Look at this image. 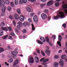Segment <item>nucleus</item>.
I'll list each match as a JSON object with an SVG mask.
<instances>
[{
    "mask_svg": "<svg viewBox=\"0 0 67 67\" xmlns=\"http://www.w3.org/2000/svg\"><path fill=\"white\" fill-rule=\"evenodd\" d=\"M44 59H45V58H42L40 59V62H42L43 61V63L42 64V65H46L47 64V63H46L48 62L49 60V59L48 58L44 60Z\"/></svg>",
    "mask_w": 67,
    "mask_h": 67,
    "instance_id": "obj_1",
    "label": "nucleus"
},
{
    "mask_svg": "<svg viewBox=\"0 0 67 67\" xmlns=\"http://www.w3.org/2000/svg\"><path fill=\"white\" fill-rule=\"evenodd\" d=\"M33 21L35 23H37L38 22V18L36 15L34 16L33 18Z\"/></svg>",
    "mask_w": 67,
    "mask_h": 67,
    "instance_id": "obj_2",
    "label": "nucleus"
},
{
    "mask_svg": "<svg viewBox=\"0 0 67 67\" xmlns=\"http://www.w3.org/2000/svg\"><path fill=\"white\" fill-rule=\"evenodd\" d=\"M41 16L42 19L44 20L47 18V15L46 14L43 13L41 14Z\"/></svg>",
    "mask_w": 67,
    "mask_h": 67,
    "instance_id": "obj_3",
    "label": "nucleus"
},
{
    "mask_svg": "<svg viewBox=\"0 0 67 67\" xmlns=\"http://www.w3.org/2000/svg\"><path fill=\"white\" fill-rule=\"evenodd\" d=\"M28 62L30 63H34L33 58L32 57H30L29 59Z\"/></svg>",
    "mask_w": 67,
    "mask_h": 67,
    "instance_id": "obj_4",
    "label": "nucleus"
},
{
    "mask_svg": "<svg viewBox=\"0 0 67 67\" xmlns=\"http://www.w3.org/2000/svg\"><path fill=\"white\" fill-rule=\"evenodd\" d=\"M23 25L24 26H30V23L28 22H24L23 23Z\"/></svg>",
    "mask_w": 67,
    "mask_h": 67,
    "instance_id": "obj_5",
    "label": "nucleus"
},
{
    "mask_svg": "<svg viewBox=\"0 0 67 67\" xmlns=\"http://www.w3.org/2000/svg\"><path fill=\"white\" fill-rule=\"evenodd\" d=\"M46 53L47 54L48 56H50L51 52H50V51L49 50V49H47L46 51Z\"/></svg>",
    "mask_w": 67,
    "mask_h": 67,
    "instance_id": "obj_6",
    "label": "nucleus"
},
{
    "mask_svg": "<svg viewBox=\"0 0 67 67\" xmlns=\"http://www.w3.org/2000/svg\"><path fill=\"white\" fill-rule=\"evenodd\" d=\"M59 63L57 62H55L53 63V66L54 67H58Z\"/></svg>",
    "mask_w": 67,
    "mask_h": 67,
    "instance_id": "obj_7",
    "label": "nucleus"
},
{
    "mask_svg": "<svg viewBox=\"0 0 67 67\" xmlns=\"http://www.w3.org/2000/svg\"><path fill=\"white\" fill-rule=\"evenodd\" d=\"M53 4V1H50L47 3V5L48 6H50Z\"/></svg>",
    "mask_w": 67,
    "mask_h": 67,
    "instance_id": "obj_8",
    "label": "nucleus"
},
{
    "mask_svg": "<svg viewBox=\"0 0 67 67\" xmlns=\"http://www.w3.org/2000/svg\"><path fill=\"white\" fill-rule=\"evenodd\" d=\"M5 9H6V7L5 6H4L2 7V12L3 13H4L5 12Z\"/></svg>",
    "mask_w": 67,
    "mask_h": 67,
    "instance_id": "obj_9",
    "label": "nucleus"
},
{
    "mask_svg": "<svg viewBox=\"0 0 67 67\" xmlns=\"http://www.w3.org/2000/svg\"><path fill=\"white\" fill-rule=\"evenodd\" d=\"M59 14L61 18H63L64 16V14L63 12H60Z\"/></svg>",
    "mask_w": 67,
    "mask_h": 67,
    "instance_id": "obj_10",
    "label": "nucleus"
},
{
    "mask_svg": "<svg viewBox=\"0 0 67 67\" xmlns=\"http://www.w3.org/2000/svg\"><path fill=\"white\" fill-rule=\"evenodd\" d=\"M18 63H19V60L17 59L14 62L13 65H14V66H15V65H17Z\"/></svg>",
    "mask_w": 67,
    "mask_h": 67,
    "instance_id": "obj_11",
    "label": "nucleus"
},
{
    "mask_svg": "<svg viewBox=\"0 0 67 67\" xmlns=\"http://www.w3.org/2000/svg\"><path fill=\"white\" fill-rule=\"evenodd\" d=\"M35 59L36 63H38L39 62V58L37 57H35Z\"/></svg>",
    "mask_w": 67,
    "mask_h": 67,
    "instance_id": "obj_12",
    "label": "nucleus"
},
{
    "mask_svg": "<svg viewBox=\"0 0 67 67\" xmlns=\"http://www.w3.org/2000/svg\"><path fill=\"white\" fill-rule=\"evenodd\" d=\"M14 17L15 19L16 20H18L19 19V15L16 14H15L14 15Z\"/></svg>",
    "mask_w": 67,
    "mask_h": 67,
    "instance_id": "obj_13",
    "label": "nucleus"
},
{
    "mask_svg": "<svg viewBox=\"0 0 67 67\" xmlns=\"http://www.w3.org/2000/svg\"><path fill=\"white\" fill-rule=\"evenodd\" d=\"M59 18H60V17L59 16V15L58 14L56 16H54V19L55 20H57V19H58Z\"/></svg>",
    "mask_w": 67,
    "mask_h": 67,
    "instance_id": "obj_14",
    "label": "nucleus"
},
{
    "mask_svg": "<svg viewBox=\"0 0 67 67\" xmlns=\"http://www.w3.org/2000/svg\"><path fill=\"white\" fill-rule=\"evenodd\" d=\"M26 9L27 11L29 12H30L31 11V8H30L29 7H26Z\"/></svg>",
    "mask_w": 67,
    "mask_h": 67,
    "instance_id": "obj_15",
    "label": "nucleus"
},
{
    "mask_svg": "<svg viewBox=\"0 0 67 67\" xmlns=\"http://www.w3.org/2000/svg\"><path fill=\"white\" fill-rule=\"evenodd\" d=\"M1 29L2 30H4V31H8V30L7 27H1Z\"/></svg>",
    "mask_w": 67,
    "mask_h": 67,
    "instance_id": "obj_16",
    "label": "nucleus"
},
{
    "mask_svg": "<svg viewBox=\"0 0 67 67\" xmlns=\"http://www.w3.org/2000/svg\"><path fill=\"white\" fill-rule=\"evenodd\" d=\"M18 54V52L17 51H13L12 52V55H16Z\"/></svg>",
    "mask_w": 67,
    "mask_h": 67,
    "instance_id": "obj_17",
    "label": "nucleus"
},
{
    "mask_svg": "<svg viewBox=\"0 0 67 67\" xmlns=\"http://www.w3.org/2000/svg\"><path fill=\"white\" fill-rule=\"evenodd\" d=\"M13 60L12 58H10L9 59L8 61V63H11L13 62Z\"/></svg>",
    "mask_w": 67,
    "mask_h": 67,
    "instance_id": "obj_18",
    "label": "nucleus"
},
{
    "mask_svg": "<svg viewBox=\"0 0 67 67\" xmlns=\"http://www.w3.org/2000/svg\"><path fill=\"white\" fill-rule=\"evenodd\" d=\"M45 38L46 42L48 43L49 42V38L48 37V36H46L45 37Z\"/></svg>",
    "mask_w": 67,
    "mask_h": 67,
    "instance_id": "obj_19",
    "label": "nucleus"
},
{
    "mask_svg": "<svg viewBox=\"0 0 67 67\" xmlns=\"http://www.w3.org/2000/svg\"><path fill=\"white\" fill-rule=\"evenodd\" d=\"M66 58V56L65 54H63L61 56V58L62 59H65Z\"/></svg>",
    "mask_w": 67,
    "mask_h": 67,
    "instance_id": "obj_20",
    "label": "nucleus"
},
{
    "mask_svg": "<svg viewBox=\"0 0 67 67\" xmlns=\"http://www.w3.org/2000/svg\"><path fill=\"white\" fill-rule=\"evenodd\" d=\"M17 12L18 14H21V9H17Z\"/></svg>",
    "mask_w": 67,
    "mask_h": 67,
    "instance_id": "obj_21",
    "label": "nucleus"
},
{
    "mask_svg": "<svg viewBox=\"0 0 67 67\" xmlns=\"http://www.w3.org/2000/svg\"><path fill=\"white\" fill-rule=\"evenodd\" d=\"M18 24H19L20 27H22V25H23V24H22V23L21 22L19 21L18 23Z\"/></svg>",
    "mask_w": 67,
    "mask_h": 67,
    "instance_id": "obj_22",
    "label": "nucleus"
},
{
    "mask_svg": "<svg viewBox=\"0 0 67 67\" xmlns=\"http://www.w3.org/2000/svg\"><path fill=\"white\" fill-rule=\"evenodd\" d=\"M59 37H58V40L59 41H62V36H61V35H59L58 36Z\"/></svg>",
    "mask_w": 67,
    "mask_h": 67,
    "instance_id": "obj_23",
    "label": "nucleus"
},
{
    "mask_svg": "<svg viewBox=\"0 0 67 67\" xmlns=\"http://www.w3.org/2000/svg\"><path fill=\"white\" fill-rule=\"evenodd\" d=\"M4 50L3 48H0V53L3 52H4Z\"/></svg>",
    "mask_w": 67,
    "mask_h": 67,
    "instance_id": "obj_24",
    "label": "nucleus"
},
{
    "mask_svg": "<svg viewBox=\"0 0 67 67\" xmlns=\"http://www.w3.org/2000/svg\"><path fill=\"white\" fill-rule=\"evenodd\" d=\"M3 34V31L2 30H0V35L1 36Z\"/></svg>",
    "mask_w": 67,
    "mask_h": 67,
    "instance_id": "obj_25",
    "label": "nucleus"
},
{
    "mask_svg": "<svg viewBox=\"0 0 67 67\" xmlns=\"http://www.w3.org/2000/svg\"><path fill=\"white\" fill-rule=\"evenodd\" d=\"M24 1L23 0H20L19 1V4H22L24 2Z\"/></svg>",
    "mask_w": 67,
    "mask_h": 67,
    "instance_id": "obj_26",
    "label": "nucleus"
},
{
    "mask_svg": "<svg viewBox=\"0 0 67 67\" xmlns=\"http://www.w3.org/2000/svg\"><path fill=\"white\" fill-rule=\"evenodd\" d=\"M8 36V35H6L4 36H3L2 37V38H3L4 40H5V39H6V38H7Z\"/></svg>",
    "mask_w": 67,
    "mask_h": 67,
    "instance_id": "obj_27",
    "label": "nucleus"
},
{
    "mask_svg": "<svg viewBox=\"0 0 67 67\" xmlns=\"http://www.w3.org/2000/svg\"><path fill=\"white\" fill-rule=\"evenodd\" d=\"M55 5L56 7H59V3H57L55 4Z\"/></svg>",
    "mask_w": 67,
    "mask_h": 67,
    "instance_id": "obj_28",
    "label": "nucleus"
},
{
    "mask_svg": "<svg viewBox=\"0 0 67 67\" xmlns=\"http://www.w3.org/2000/svg\"><path fill=\"white\" fill-rule=\"evenodd\" d=\"M25 18V17H23V18H19V19H20V20L21 21H24V19Z\"/></svg>",
    "mask_w": 67,
    "mask_h": 67,
    "instance_id": "obj_29",
    "label": "nucleus"
},
{
    "mask_svg": "<svg viewBox=\"0 0 67 67\" xmlns=\"http://www.w3.org/2000/svg\"><path fill=\"white\" fill-rule=\"evenodd\" d=\"M14 2L15 4L17 5L18 4V0H15Z\"/></svg>",
    "mask_w": 67,
    "mask_h": 67,
    "instance_id": "obj_30",
    "label": "nucleus"
},
{
    "mask_svg": "<svg viewBox=\"0 0 67 67\" xmlns=\"http://www.w3.org/2000/svg\"><path fill=\"white\" fill-rule=\"evenodd\" d=\"M5 2L7 4H9L10 3V2L8 0H5Z\"/></svg>",
    "mask_w": 67,
    "mask_h": 67,
    "instance_id": "obj_31",
    "label": "nucleus"
},
{
    "mask_svg": "<svg viewBox=\"0 0 67 67\" xmlns=\"http://www.w3.org/2000/svg\"><path fill=\"white\" fill-rule=\"evenodd\" d=\"M5 2L4 1L2 0V5H4L5 4Z\"/></svg>",
    "mask_w": 67,
    "mask_h": 67,
    "instance_id": "obj_32",
    "label": "nucleus"
},
{
    "mask_svg": "<svg viewBox=\"0 0 67 67\" xmlns=\"http://www.w3.org/2000/svg\"><path fill=\"white\" fill-rule=\"evenodd\" d=\"M57 43L58 44L59 46H61V42L60 41H58L57 42Z\"/></svg>",
    "mask_w": 67,
    "mask_h": 67,
    "instance_id": "obj_33",
    "label": "nucleus"
},
{
    "mask_svg": "<svg viewBox=\"0 0 67 67\" xmlns=\"http://www.w3.org/2000/svg\"><path fill=\"white\" fill-rule=\"evenodd\" d=\"M54 58H55V59H58V58H59V57L58 55H55L54 56Z\"/></svg>",
    "mask_w": 67,
    "mask_h": 67,
    "instance_id": "obj_34",
    "label": "nucleus"
},
{
    "mask_svg": "<svg viewBox=\"0 0 67 67\" xmlns=\"http://www.w3.org/2000/svg\"><path fill=\"white\" fill-rule=\"evenodd\" d=\"M10 5L12 7H13L14 6V5L13 3L12 2H11Z\"/></svg>",
    "mask_w": 67,
    "mask_h": 67,
    "instance_id": "obj_35",
    "label": "nucleus"
},
{
    "mask_svg": "<svg viewBox=\"0 0 67 67\" xmlns=\"http://www.w3.org/2000/svg\"><path fill=\"white\" fill-rule=\"evenodd\" d=\"M63 8L64 9H67V5H65V6L63 5Z\"/></svg>",
    "mask_w": 67,
    "mask_h": 67,
    "instance_id": "obj_36",
    "label": "nucleus"
},
{
    "mask_svg": "<svg viewBox=\"0 0 67 67\" xmlns=\"http://www.w3.org/2000/svg\"><path fill=\"white\" fill-rule=\"evenodd\" d=\"M60 64L64 63V61L62 59H60L59 62Z\"/></svg>",
    "mask_w": 67,
    "mask_h": 67,
    "instance_id": "obj_37",
    "label": "nucleus"
},
{
    "mask_svg": "<svg viewBox=\"0 0 67 67\" xmlns=\"http://www.w3.org/2000/svg\"><path fill=\"white\" fill-rule=\"evenodd\" d=\"M37 42L39 44H43V42H41L40 40H38Z\"/></svg>",
    "mask_w": 67,
    "mask_h": 67,
    "instance_id": "obj_38",
    "label": "nucleus"
},
{
    "mask_svg": "<svg viewBox=\"0 0 67 67\" xmlns=\"http://www.w3.org/2000/svg\"><path fill=\"white\" fill-rule=\"evenodd\" d=\"M26 30L25 29H24L23 30V32L24 33H26Z\"/></svg>",
    "mask_w": 67,
    "mask_h": 67,
    "instance_id": "obj_39",
    "label": "nucleus"
},
{
    "mask_svg": "<svg viewBox=\"0 0 67 67\" xmlns=\"http://www.w3.org/2000/svg\"><path fill=\"white\" fill-rule=\"evenodd\" d=\"M62 26L64 27V28L65 29L66 27V24H63L62 25Z\"/></svg>",
    "mask_w": 67,
    "mask_h": 67,
    "instance_id": "obj_40",
    "label": "nucleus"
},
{
    "mask_svg": "<svg viewBox=\"0 0 67 67\" xmlns=\"http://www.w3.org/2000/svg\"><path fill=\"white\" fill-rule=\"evenodd\" d=\"M28 20L29 23H31V22H32V20L31 19L29 18L28 19Z\"/></svg>",
    "mask_w": 67,
    "mask_h": 67,
    "instance_id": "obj_41",
    "label": "nucleus"
},
{
    "mask_svg": "<svg viewBox=\"0 0 67 67\" xmlns=\"http://www.w3.org/2000/svg\"><path fill=\"white\" fill-rule=\"evenodd\" d=\"M32 28V30H34L35 29V28H34V25L33 24H31Z\"/></svg>",
    "mask_w": 67,
    "mask_h": 67,
    "instance_id": "obj_42",
    "label": "nucleus"
},
{
    "mask_svg": "<svg viewBox=\"0 0 67 67\" xmlns=\"http://www.w3.org/2000/svg\"><path fill=\"white\" fill-rule=\"evenodd\" d=\"M36 0H28V1H30V2H35Z\"/></svg>",
    "mask_w": 67,
    "mask_h": 67,
    "instance_id": "obj_43",
    "label": "nucleus"
},
{
    "mask_svg": "<svg viewBox=\"0 0 67 67\" xmlns=\"http://www.w3.org/2000/svg\"><path fill=\"white\" fill-rule=\"evenodd\" d=\"M41 40L42 41V42H45V41H46V40H45L44 38H43V39H42V40Z\"/></svg>",
    "mask_w": 67,
    "mask_h": 67,
    "instance_id": "obj_44",
    "label": "nucleus"
},
{
    "mask_svg": "<svg viewBox=\"0 0 67 67\" xmlns=\"http://www.w3.org/2000/svg\"><path fill=\"white\" fill-rule=\"evenodd\" d=\"M44 12H45V13H47L48 12V9H45L44 10Z\"/></svg>",
    "mask_w": 67,
    "mask_h": 67,
    "instance_id": "obj_45",
    "label": "nucleus"
},
{
    "mask_svg": "<svg viewBox=\"0 0 67 67\" xmlns=\"http://www.w3.org/2000/svg\"><path fill=\"white\" fill-rule=\"evenodd\" d=\"M52 37V38H54L53 40H54L55 38H56V36L55 35H53Z\"/></svg>",
    "mask_w": 67,
    "mask_h": 67,
    "instance_id": "obj_46",
    "label": "nucleus"
},
{
    "mask_svg": "<svg viewBox=\"0 0 67 67\" xmlns=\"http://www.w3.org/2000/svg\"><path fill=\"white\" fill-rule=\"evenodd\" d=\"M41 53L42 54V55L43 56H45V54L44 53L43 51H41Z\"/></svg>",
    "mask_w": 67,
    "mask_h": 67,
    "instance_id": "obj_47",
    "label": "nucleus"
},
{
    "mask_svg": "<svg viewBox=\"0 0 67 67\" xmlns=\"http://www.w3.org/2000/svg\"><path fill=\"white\" fill-rule=\"evenodd\" d=\"M48 43L50 45V46H53V43H52L51 42H49Z\"/></svg>",
    "mask_w": 67,
    "mask_h": 67,
    "instance_id": "obj_48",
    "label": "nucleus"
},
{
    "mask_svg": "<svg viewBox=\"0 0 67 67\" xmlns=\"http://www.w3.org/2000/svg\"><path fill=\"white\" fill-rule=\"evenodd\" d=\"M10 35L12 36H14L15 35V34L13 32H11L10 34Z\"/></svg>",
    "mask_w": 67,
    "mask_h": 67,
    "instance_id": "obj_49",
    "label": "nucleus"
},
{
    "mask_svg": "<svg viewBox=\"0 0 67 67\" xmlns=\"http://www.w3.org/2000/svg\"><path fill=\"white\" fill-rule=\"evenodd\" d=\"M45 5H46V4H41V8H43L44 6H45Z\"/></svg>",
    "mask_w": 67,
    "mask_h": 67,
    "instance_id": "obj_50",
    "label": "nucleus"
},
{
    "mask_svg": "<svg viewBox=\"0 0 67 67\" xmlns=\"http://www.w3.org/2000/svg\"><path fill=\"white\" fill-rule=\"evenodd\" d=\"M13 57L15 59L16 58V55H13Z\"/></svg>",
    "mask_w": 67,
    "mask_h": 67,
    "instance_id": "obj_51",
    "label": "nucleus"
},
{
    "mask_svg": "<svg viewBox=\"0 0 67 67\" xmlns=\"http://www.w3.org/2000/svg\"><path fill=\"white\" fill-rule=\"evenodd\" d=\"M34 13H31L30 14V16H33L34 15Z\"/></svg>",
    "mask_w": 67,
    "mask_h": 67,
    "instance_id": "obj_52",
    "label": "nucleus"
},
{
    "mask_svg": "<svg viewBox=\"0 0 67 67\" xmlns=\"http://www.w3.org/2000/svg\"><path fill=\"white\" fill-rule=\"evenodd\" d=\"M8 28L9 31H12V29H11V27H8Z\"/></svg>",
    "mask_w": 67,
    "mask_h": 67,
    "instance_id": "obj_53",
    "label": "nucleus"
},
{
    "mask_svg": "<svg viewBox=\"0 0 67 67\" xmlns=\"http://www.w3.org/2000/svg\"><path fill=\"white\" fill-rule=\"evenodd\" d=\"M9 18H10L11 20H12L13 19V17H12V15H10L9 16Z\"/></svg>",
    "mask_w": 67,
    "mask_h": 67,
    "instance_id": "obj_54",
    "label": "nucleus"
},
{
    "mask_svg": "<svg viewBox=\"0 0 67 67\" xmlns=\"http://www.w3.org/2000/svg\"><path fill=\"white\" fill-rule=\"evenodd\" d=\"M7 9L9 11H10L11 10V7L10 6H9L8 7Z\"/></svg>",
    "mask_w": 67,
    "mask_h": 67,
    "instance_id": "obj_55",
    "label": "nucleus"
},
{
    "mask_svg": "<svg viewBox=\"0 0 67 67\" xmlns=\"http://www.w3.org/2000/svg\"><path fill=\"white\" fill-rule=\"evenodd\" d=\"M13 24L14 25L16 26V23H15V20H13Z\"/></svg>",
    "mask_w": 67,
    "mask_h": 67,
    "instance_id": "obj_56",
    "label": "nucleus"
},
{
    "mask_svg": "<svg viewBox=\"0 0 67 67\" xmlns=\"http://www.w3.org/2000/svg\"><path fill=\"white\" fill-rule=\"evenodd\" d=\"M1 25H2V26H4V23H1Z\"/></svg>",
    "mask_w": 67,
    "mask_h": 67,
    "instance_id": "obj_57",
    "label": "nucleus"
},
{
    "mask_svg": "<svg viewBox=\"0 0 67 67\" xmlns=\"http://www.w3.org/2000/svg\"><path fill=\"white\" fill-rule=\"evenodd\" d=\"M9 39H12H12H13V38H12V36H9Z\"/></svg>",
    "mask_w": 67,
    "mask_h": 67,
    "instance_id": "obj_58",
    "label": "nucleus"
},
{
    "mask_svg": "<svg viewBox=\"0 0 67 67\" xmlns=\"http://www.w3.org/2000/svg\"><path fill=\"white\" fill-rule=\"evenodd\" d=\"M17 27L18 29H19V30H20V26L19 25H18L17 26Z\"/></svg>",
    "mask_w": 67,
    "mask_h": 67,
    "instance_id": "obj_59",
    "label": "nucleus"
},
{
    "mask_svg": "<svg viewBox=\"0 0 67 67\" xmlns=\"http://www.w3.org/2000/svg\"><path fill=\"white\" fill-rule=\"evenodd\" d=\"M37 53H38V54H40V50L39 49H38L37 50Z\"/></svg>",
    "mask_w": 67,
    "mask_h": 67,
    "instance_id": "obj_60",
    "label": "nucleus"
},
{
    "mask_svg": "<svg viewBox=\"0 0 67 67\" xmlns=\"http://www.w3.org/2000/svg\"><path fill=\"white\" fill-rule=\"evenodd\" d=\"M60 64L61 67H63L64 66V63H60Z\"/></svg>",
    "mask_w": 67,
    "mask_h": 67,
    "instance_id": "obj_61",
    "label": "nucleus"
},
{
    "mask_svg": "<svg viewBox=\"0 0 67 67\" xmlns=\"http://www.w3.org/2000/svg\"><path fill=\"white\" fill-rule=\"evenodd\" d=\"M4 63L5 64V65H7L8 66H9V63L7 64V62H5Z\"/></svg>",
    "mask_w": 67,
    "mask_h": 67,
    "instance_id": "obj_62",
    "label": "nucleus"
},
{
    "mask_svg": "<svg viewBox=\"0 0 67 67\" xmlns=\"http://www.w3.org/2000/svg\"><path fill=\"white\" fill-rule=\"evenodd\" d=\"M64 12L65 13L67 14V9L65 10L64 11Z\"/></svg>",
    "mask_w": 67,
    "mask_h": 67,
    "instance_id": "obj_63",
    "label": "nucleus"
},
{
    "mask_svg": "<svg viewBox=\"0 0 67 67\" xmlns=\"http://www.w3.org/2000/svg\"><path fill=\"white\" fill-rule=\"evenodd\" d=\"M62 50H60L59 51L58 53H62Z\"/></svg>",
    "mask_w": 67,
    "mask_h": 67,
    "instance_id": "obj_64",
    "label": "nucleus"
}]
</instances>
